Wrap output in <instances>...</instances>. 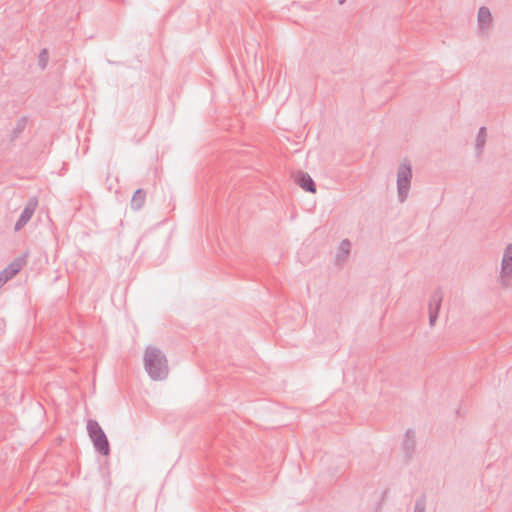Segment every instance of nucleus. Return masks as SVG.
Listing matches in <instances>:
<instances>
[{
  "label": "nucleus",
  "mask_w": 512,
  "mask_h": 512,
  "mask_svg": "<svg viewBox=\"0 0 512 512\" xmlns=\"http://www.w3.org/2000/svg\"><path fill=\"white\" fill-rule=\"evenodd\" d=\"M143 360L145 370L152 380L161 381L168 376V360L165 354L157 347H147Z\"/></svg>",
  "instance_id": "nucleus-1"
},
{
  "label": "nucleus",
  "mask_w": 512,
  "mask_h": 512,
  "mask_svg": "<svg viewBox=\"0 0 512 512\" xmlns=\"http://www.w3.org/2000/svg\"><path fill=\"white\" fill-rule=\"evenodd\" d=\"M87 431L95 450L103 456H108L110 453L109 441L99 423L96 420L89 419L87 421Z\"/></svg>",
  "instance_id": "nucleus-2"
},
{
  "label": "nucleus",
  "mask_w": 512,
  "mask_h": 512,
  "mask_svg": "<svg viewBox=\"0 0 512 512\" xmlns=\"http://www.w3.org/2000/svg\"><path fill=\"white\" fill-rule=\"evenodd\" d=\"M412 179V168L409 163H401L397 170L398 200L403 203L409 194Z\"/></svg>",
  "instance_id": "nucleus-3"
},
{
  "label": "nucleus",
  "mask_w": 512,
  "mask_h": 512,
  "mask_svg": "<svg viewBox=\"0 0 512 512\" xmlns=\"http://www.w3.org/2000/svg\"><path fill=\"white\" fill-rule=\"evenodd\" d=\"M443 299V294L440 289H437L433 292L430 297L428 304V312H429V325L432 327L435 325L436 320L438 318V314L441 308V303Z\"/></svg>",
  "instance_id": "nucleus-4"
},
{
  "label": "nucleus",
  "mask_w": 512,
  "mask_h": 512,
  "mask_svg": "<svg viewBox=\"0 0 512 512\" xmlns=\"http://www.w3.org/2000/svg\"><path fill=\"white\" fill-rule=\"evenodd\" d=\"M37 205H38V200L36 197H31L25 208L23 209L19 219L17 220V222L15 223V231H19L21 230L27 223L28 221L31 219V217L33 216L36 208H37Z\"/></svg>",
  "instance_id": "nucleus-5"
},
{
  "label": "nucleus",
  "mask_w": 512,
  "mask_h": 512,
  "mask_svg": "<svg viewBox=\"0 0 512 512\" xmlns=\"http://www.w3.org/2000/svg\"><path fill=\"white\" fill-rule=\"evenodd\" d=\"M26 265L25 257H17L15 258L6 268H4L0 272V276L5 279V281L11 280L14 276H16Z\"/></svg>",
  "instance_id": "nucleus-6"
},
{
  "label": "nucleus",
  "mask_w": 512,
  "mask_h": 512,
  "mask_svg": "<svg viewBox=\"0 0 512 512\" xmlns=\"http://www.w3.org/2000/svg\"><path fill=\"white\" fill-rule=\"evenodd\" d=\"M512 275V244L505 247L502 264H501V277H510Z\"/></svg>",
  "instance_id": "nucleus-7"
},
{
  "label": "nucleus",
  "mask_w": 512,
  "mask_h": 512,
  "mask_svg": "<svg viewBox=\"0 0 512 512\" xmlns=\"http://www.w3.org/2000/svg\"><path fill=\"white\" fill-rule=\"evenodd\" d=\"M416 448V437L415 432L411 429H408L405 434V438L403 441V450L406 459H410Z\"/></svg>",
  "instance_id": "nucleus-8"
},
{
  "label": "nucleus",
  "mask_w": 512,
  "mask_h": 512,
  "mask_svg": "<svg viewBox=\"0 0 512 512\" xmlns=\"http://www.w3.org/2000/svg\"><path fill=\"white\" fill-rule=\"evenodd\" d=\"M296 182L303 190L311 193L316 192V185L308 173L298 172Z\"/></svg>",
  "instance_id": "nucleus-9"
},
{
  "label": "nucleus",
  "mask_w": 512,
  "mask_h": 512,
  "mask_svg": "<svg viewBox=\"0 0 512 512\" xmlns=\"http://www.w3.org/2000/svg\"><path fill=\"white\" fill-rule=\"evenodd\" d=\"M491 21L492 16L490 10L485 6L480 7L478 11V26L481 33H485L488 30Z\"/></svg>",
  "instance_id": "nucleus-10"
},
{
  "label": "nucleus",
  "mask_w": 512,
  "mask_h": 512,
  "mask_svg": "<svg viewBox=\"0 0 512 512\" xmlns=\"http://www.w3.org/2000/svg\"><path fill=\"white\" fill-rule=\"evenodd\" d=\"M146 201V192L143 189H137L131 199V208L135 211L140 210Z\"/></svg>",
  "instance_id": "nucleus-11"
},
{
  "label": "nucleus",
  "mask_w": 512,
  "mask_h": 512,
  "mask_svg": "<svg viewBox=\"0 0 512 512\" xmlns=\"http://www.w3.org/2000/svg\"><path fill=\"white\" fill-rule=\"evenodd\" d=\"M26 124H27L26 117H21L20 119L17 120L15 127L13 128V130L11 132V136H10L11 142H14L15 140H17L20 137V135L23 133V131L26 128Z\"/></svg>",
  "instance_id": "nucleus-12"
},
{
  "label": "nucleus",
  "mask_w": 512,
  "mask_h": 512,
  "mask_svg": "<svg viewBox=\"0 0 512 512\" xmlns=\"http://www.w3.org/2000/svg\"><path fill=\"white\" fill-rule=\"evenodd\" d=\"M486 136H487L486 128L481 127L478 131V135L476 138V150H477L478 155L482 153V150L485 146Z\"/></svg>",
  "instance_id": "nucleus-13"
},
{
  "label": "nucleus",
  "mask_w": 512,
  "mask_h": 512,
  "mask_svg": "<svg viewBox=\"0 0 512 512\" xmlns=\"http://www.w3.org/2000/svg\"><path fill=\"white\" fill-rule=\"evenodd\" d=\"M49 60V53L46 48L42 49L38 55V65L41 70H44L47 67Z\"/></svg>",
  "instance_id": "nucleus-14"
},
{
  "label": "nucleus",
  "mask_w": 512,
  "mask_h": 512,
  "mask_svg": "<svg viewBox=\"0 0 512 512\" xmlns=\"http://www.w3.org/2000/svg\"><path fill=\"white\" fill-rule=\"evenodd\" d=\"M426 510V497L422 495L415 502L414 512H425Z\"/></svg>",
  "instance_id": "nucleus-15"
},
{
  "label": "nucleus",
  "mask_w": 512,
  "mask_h": 512,
  "mask_svg": "<svg viewBox=\"0 0 512 512\" xmlns=\"http://www.w3.org/2000/svg\"><path fill=\"white\" fill-rule=\"evenodd\" d=\"M350 241L348 239H344L341 241L339 249L343 253L344 257H347L350 252Z\"/></svg>",
  "instance_id": "nucleus-16"
},
{
  "label": "nucleus",
  "mask_w": 512,
  "mask_h": 512,
  "mask_svg": "<svg viewBox=\"0 0 512 512\" xmlns=\"http://www.w3.org/2000/svg\"><path fill=\"white\" fill-rule=\"evenodd\" d=\"M7 283L4 278L0 276V289Z\"/></svg>",
  "instance_id": "nucleus-17"
},
{
  "label": "nucleus",
  "mask_w": 512,
  "mask_h": 512,
  "mask_svg": "<svg viewBox=\"0 0 512 512\" xmlns=\"http://www.w3.org/2000/svg\"><path fill=\"white\" fill-rule=\"evenodd\" d=\"M339 4L342 5L346 2V0H338Z\"/></svg>",
  "instance_id": "nucleus-18"
}]
</instances>
